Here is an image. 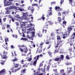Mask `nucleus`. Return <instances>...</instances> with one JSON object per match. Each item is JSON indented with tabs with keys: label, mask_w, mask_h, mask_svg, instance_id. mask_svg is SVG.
Wrapping results in <instances>:
<instances>
[{
	"label": "nucleus",
	"mask_w": 75,
	"mask_h": 75,
	"mask_svg": "<svg viewBox=\"0 0 75 75\" xmlns=\"http://www.w3.org/2000/svg\"><path fill=\"white\" fill-rule=\"evenodd\" d=\"M43 57V55L42 54H40V55H38L37 56H36L34 57V59H35V60L34 61L33 63V65L34 66H35L36 65L37 61L38 60V58H39L40 57Z\"/></svg>",
	"instance_id": "f257e3e1"
},
{
	"label": "nucleus",
	"mask_w": 75,
	"mask_h": 75,
	"mask_svg": "<svg viewBox=\"0 0 75 75\" xmlns=\"http://www.w3.org/2000/svg\"><path fill=\"white\" fill-rule=\"evenodd\" d=\"M27 34H29L30 33H31L32 34V36L31 37H29V35H27V38H28L30 40H33L34 38H33L35 36V32H31L30 31H28L27 33Z\"/></svg>",
	"instance_id": "f03ea898"
},
{
	"label": "nucleus",
	"mask_w": 75,
	"mask_h": 75,
	"mask_svg": "<svg viewBox=\"0 0 75 75\" xmlns=\"http://www.w3.org/2000/svg\"><path fill=\"white\" fill-rule=\"evenodd\" d=\"M7 0H5L4 1V6L5 7H6V6H9V5H11L12 3H10V2H6V1ZM14 0H8V1H13Z\"/></svg>",
	"instance_id": "7ed1b4c3"
},
{
	"label": "nucleus",
	"mask_w": 75,
	"mask_h": 75,
	"mask_svg": "<svg viewBox=\"0 0 75 75\" xmlns=\"http://www.w3.org/2000/svg\"><path fill=\"white\" fill-rule=\"evenodd\" d=\"M17 9V7L14 6H10L6 8V10H11V9Z\"/></svg>",
	"instance_id": "20e7f679"
},
{
	"label": "nucleus",
	"mask_w": 75,
	"mask_h": 75,
	"mask_svg": "<svg viewBox=\"0 0 75 75\" xmlns=\"http://www.w3.org/2000/svg\"><path fill=\"white\" fill-rule=\"evenodd\" d=\"M67 29L68 30V31H66V33H67L68 35L69 34V33H71V32L72 31V30L73 29V28H71V27H68Z\"/></svg>",
	"instance_id": "39448f33"
},
{
	"label": "nucleus",
	"mask_w": 75,
	"mask_h": 75,
	"mask_svg": "<svg viewBox=\"0 0 75 75\" xmlns=\"http://www.w3.org/2000/svg\"><path fill=\"white\" fill-rule=\"evenodd\" d=\"M72 68L71 67H68L67 68V74H70L71 72H72Z\"/></svg>",
	"instance_id": "423d86ee"
},
{
	"label": "nucleus",
	"mask_w": 75,
	"mask_h": 75,
	"mask_svg": "<svg viewBox=\"0 0 75 75\" xmlns=\"http://www.w3.org/2000/svg\"><path fill=\"white\" fill-rule=\"evenodd\" d=\"M54 61H58V63H59L61 62V59L60 58L57 57L54 58Z\"/></svg>",
	"instance_id": "0eeeda50"
},
{
	"label": "nucleus",
	"mask_w": 75,
	"mask_h": 75,
	"mask_svg": "<svg viewBox=\"0 0 75 75\" xmlns=\"http://www.w3.org/2000/svg\"><path fill=\"white\" fill-rule=\"evenodd\" d=\"M40 72L37 71V73H35L34 74V75H45V73H41L40 74Z\"/></svg>",
	"instance_id": "6e6552de"
},
{
	"label": "nucleus",
	"mask_w": 75,
	"mask_h": 75,
	"mask_svg": "<svg viewBox=\"0 0 75 75\" xmlns=\"http://www.w3.org/2000/svg\"><path fill=\"white\" fill-rule=\"evenodd\" d=\"M49 24L50 23L49 22H47L45 25V27L46 28H48V26Z\"/></svg>",
	"instance_id": "1a4fd4ad"
},
{
	"label": "nucleus",
	"mask_w": 75,
	"mask_h": 75,
	"mask_svg": "<svg viewBox=\"0 0 75 75\" xmlns=\"http://www.w3.org/2000/svg\"><path fill=\"white\" fill-rule=\"evenodd\" d=\"M5 72H6L5 69H3L0 71V75H3V73Z\"/></svg>",
	"instance_id": "9d476101"
},
{
	"label": "nucleus",
	"mask_w": 75,
	"mask_h": 75,
	"mask_svg": "<svg viewBox=\"0 0 75 75\" xmlns=\"http://www.w3.org/2000/svg\"><path fill=\"white\" fill-rule=\"evenodd\" d=\"M16 10H20L21 11H24V9L22 8V9L21 8H20L19 7H17V8L16 9Z\"/></svg>",
	"instance_id": "9b49d317"
},
{
	"label": "nucleus",
	"mask_w": 75,
	"mask_h": 75,
	"mask_svg": "<svg viewBox=\"0 0 75 75\" xmlns=\"http://www.w3.org/2000/svg\"><path fill=\"white\" fill-rule=\"evenodd\" d=\"M65 36H69V35H68V33H66V34L63 35L62 38H63V39H65Z\"/></svg>",
	"instance_id": "f8f14e48"
},
{
	"label": "nucleus",
	"mask_w": 75,
	"mask_h": 75,
	"mask_svg": "<svg viewBox=\"0 0 75 75\" xmlns=\"http://www.w3.org/2000/svg\"><path fill=\"white\" fill-rule=\"evenodd\" d=\"M75 37V32L74 33L73 35H71V38H70V40H72L74 39V37Z\"/></svg>",
	"instance_id": "ddd939ff"
},
{
	"label": "nucleus",
	"mask_w": 75,
	"mask_h": 75,
	"mask_svg": "<svg viewBox=\"0 0 75 75\" xmlns=\"http://www.w3.org/2000/svg\"><path fill=\"white\" fill-rule=\"evenodd\" d=\"M55 9L56 10H57V11H59V10L60 9V7L59 6H55Z\"/></svg>",
	"instance_id": "4468645a"
},
{
	"label": "nucleus",
	"mask_w": 75,
	"mask_h": 75,
	"mask_svg": "<svg viewBox=\"0 0 75 75\" xmlns=\"http://www.w3.org/2000/svg\"><path fill=\"white\" fill-rule=\"evenodd\" d=\"M22 24H21V28H23V25H24V26H25V22H22Z\"/></svg>",
	"instance_id": "2eb2a0df"
},
{
	"label": "nucleus",
	"mask_w": 75,
	"mask_h": 75,
	"mask_svg": "<svg viewBox=\"0 0 75 75\" xmlns=\"http://www.w3.org/2000/svg\"><path fill=\"white\" fill-rule=\"evenodd\" d=\"M27 13H23V18H25V17H26L28 16Z\"/></svg>",
	"instance_id": "dca6fc26"
},
{
	"label": "nucleus",
	"mask_w": 75,
	"mask_h": 75,
	"mask_svg": "<svg viewBox=\"0 0 75 75\" xmlns=\"http://www.w3.org/2000/svg\"><path fill=\"white\" fill-rule=\"evenodd\" d=\"M25 48L24 49V50H25L24 52L25 53H27V51H28V49H27V47H25Z\"/></svg>",
	"instance_id": "f3484780"
},
{
	"label": "nucleus",
	"mask_w": 75,
	"mask_h": 75,
	"mask_svg": "<svg viewBox=\"0 0 75 75\" xmlns=\"http://www.w3.org/2000/svg\"><path fill=\"white\" fill-rule=\"evenodd\" d=\"M72 0H69V3L70 4H71L72 6H74V4L72 3Z\"/></svg>",
	"instance_id": "a211bd4d"
},
{
	"label": "nucleus",
	"mask_w": 75,
	"mask_h": 75,
	"mask_svg": "<svg viewBox=\"0 0 75 75\" xmlns=\"http://www.w3.org/2000/svg\"><path fill=\"white\" fill-rule=\"evenodd\" d=\"M10 13V11L8 10H6V14H9Z\"/></svg>",
	"instance_id": "6ab92c4d"
},
{
	"label": "nucleus",
	"mask_w": 75,
	"mask_h": 75,
	"mask_svg": "<svg viewBox=\"0 0 75 75\" xmlns=\"http://www.w3.org/2000/svg\"><path fill=\"white\" fill-rule=\"evenodd\" d=\"M16 17L17 18H19V19H21V18H23V17H20V16L18 15H17L16 16Z\"/></svg>",
	"instance_id": "aec40b11"
},
{
	"label": "nucleus",
	"mask_w": 75,
	"mask_h": 75,
	"mask_svg": "<svg viewBox=\"0 0 75 75\" xmlns=\"http://www.w3.org/2000/svg\"><path fill=\"white\" fill-rule=\"evenodd\" d=\"M60 73L61 74H63V73H64V69L60 70Z\"/></svg>",
	"instance_id": "412c9836"
},
{
	"label": "nucleus",
	"mask_w": 75,
	"mask_h": 75,
	"mask_svg": "<svg viewBox=\"0 0 75 75\" xmlns=\"http://www.w3.org/2000/svg\"><path fill=\"white\" fill-rule=\"evenodd\" d=\"M21 68V67H19L18 68V69H16L15 70V72H17V71H19L20 69Z\"/></svg>",
	"instance_id": "4be33fe9"
},
{
	"label": "nucleus",
	"mask_w": 75,
	"mask_h": 75,
	"mask_svg": "<svg viewBox=\"0 0 75 75\" xmlns=\"http://www.w3.org/2000/svg\"><path fill=\"white\" fill-rule=\"evenodd\" d=\"M38 35L39 37H42V34H41V33H39L38 34Z\"/></svg>",
	"instance_id": "5701e85b"
},
{
	"label": "nucleus",
	"mask_w": 75,
	"mask_h": 75,
	"mask_svg": "<svg viewBox=\"0 0 75 75\" xmlns=\"http://www.w3.org/2000/svg\"><path fill=\"white\" fill-rule=\"evenodd\" d=\"M32 6H36L38 7V5L37 4H32Z\"/></svg>",
	"instance_id": "b1692460"
},
{
	"label": "nucleus",
	"mask_w": 75,
	"mask_h": 75,
	"mask_svg": "<svg viewBox=\"0 0 75 75\" xmlns=\"http://www.w3.org/2000/svg\"><path fill=\"white\" fill-rule=\"evenodd\" d=\"M51 37H54L55 34L53 32H52L50 34Z\"/></svg>",
	"instance_id": "393cba45"
},
{
	"label": "nucleus",
	"mask_w": 75,
	"mask_h": 75,
	"mask_svg": "<svg viewBox=\"0 0 75 75\" xmlns=\"http://www.w3.org/2000/svg\"><path fill=\"white\" fill-rule=\"evenodd\" d=\"M28 40V39L26 38H21V40H25V41H27Z\"/></svg>",
	"instance_id": "a878e982"
},
{
	"label": "nucleus",
	"mask_w": 75,
	"mask_h": 75,
	"mask_svg": "<svg viewBox=\"0 0 75 75\" xmlns=\"http://www.w3.org/2000/svg\"><path fill=\"white\" fill-rule=\"evenodd\" d=\"M6 58H7L6 55H3V56H2V59H6Z\"/></svg>",
	"instance_id": "bb28decb"
},
{
	"label": "nucleus",
	"mask_w": 75,
	"mask_h": 75,
	"mask_svg": "<svg viewBox=\"0 0 75 75\" xmlns=\"http://www.w3.org/2000/svg\"><path fill=\"white\" fill-rule=\"evenodd\" d=\"M32 8L33 9H31L30 10L32 13H33V12H34V7H32Z\"/></svg>",
	"instance_id": "cd10ccee"
},
{
	"label": "nucleus",
	"mask_w": 75,
	"mask_h": 75,
	"mask_svg": "<svg viewBox=\"0 0 75 75\" xmlns=\"http://www.w3.org/2000/svg\"><path fill=\"white\" fill-rule=\"evenodd\" d=\"M66 64V65H71L72 64V63H71V62H69L67 63Z\"/></svg>",
	"instance_id": "c85d7f7f"
},
{
	"label": "nucleus",
	"mask_w": 75,
	"mask_h": 75,
	"mask_svg": "<svg viewBox=\"0 0 75 75\" xmlns=\"http://www.w3.org/2000/svg\"><path fill=\"white\" fill-rule=\"evenodd\" d=\"M52 15V12H50L48 14V15H47V16L48 17H49V16H51Z\"/></svg>",
	"instance_id": "c756f323"
},
{
	"label": "nucleus",
	"mask_w": 75,
	"mask_h": 75,
	"mask_svg": "<svg viewBox=\"0 0 75 75\" xmlns=\"http://www.w3.org/2000/svg\"><path fill=\"white\" fill-rule=\"evenodd\" d=\"M25 70H26V69H23L22 71H21V73L22 74H24V73H25Z\"/></svg>",
	"instance_id": "7c9ffc66"
},
{
	"label": "nucleus",
	"mask_w": 75,
	"mask_h": 75,
	"mask_svg": "<svg viewBox=\"0 0 75 75\" xmlns=\"http://www.w3.org/2000/svg\"><path fill=\"white\" fill-rule=\"evenodd\" d=\"M12 36L13 37H14V38H17V37H18L17 35H14L13 34L12 35Z\"/></svg>",
	"instance_id": "2f4dec72"
},
{
	"label": "nucleus",
	"mask_w": 75,
	"mask_h": 75,
	"mask_svg": "<svg viewBox=\"0 0 75 75\" xmlns=\"http://www.w3.org/2000/svg\"><path fill=\"white\" fill-rule=\"evenodd\" d=\"M57 39L58 40H61V38H60V36H57Z\"/></svg>",
	"instance_id": "473e14b6"
},
{
	"label": "nucleus",
	"mask_w": 75,
	"mask_h": 75,
	"mask_svg": "<svg viewBox=\"0 0 75 75\" xmlns=\"http://www.w3.org/2000/svg\"><path fill=\"white\" fill-rule=\"evenodd\" d=\"M61 57L60 58V59H64V56L63 55H62L60 56Z\"/></svg>",
	"instance_id": "72a5a7b5"
},
{
	"label": "nucleus",
	"mask_w": 75,
	"mask_h": 75,
	"mask_svg": "<svg viewBox=\"0 0 75 75\" xmlns=\"http://www.w3.org/2000/svg\"><path fill=\"white\" fill-rule=\"evenodd\" d=\"M66 23H67V22H66V21H64L63 22V25H64L65 26L66 25Z\"/></svg>",
	"instance_id": "f704fd0d"
},
{
	"label": "nucleus",
	"mask_w": 75,
	"mask_h": 75,
	"mask_svg": "<svg viewBox=\"0 0 75 75\" xmlns=\"http://www.w3.org/2000/svg\"><path fill=\"white\" fill-rule=\"evenodd\" d=\"M58 20H59V22H61V17H58Z\"/></svg>",
	"instance_id": "c9c22d12"
},
{
	"label": "nucleus",
	"mask_w": 75,
	"mask_h": 75,
	"mask_svg": "<svg viewBox=\"0 0 75 75\" xmlns=\"http://www.w3.org/2000/svg\"><path fill=\"white\" fill-rule=\"evenodd\" d=\"M17 59L16 58V57H15V58L13 60V62H15V61H16Z\"/></svg>",
	"instance_id": "e433bc0d"
},
{
	"label": "nucleus",
	"mask_w": 75,
	"mask_h": 75,
	"mask_svg": "<svg viewBox=\"0 0 75 75\" xmlns=\"http://www.w3.org/2000/svg\"><path fill=\"white\" fill-rule=\"evenodd\" d=\"M53 71L54 72H55V73H58V72L57 71V69H53Z\"/></svg>",
	"instance_id": "4c0bfd02"
},
{
	"label": "nucleus",
	"mask_w": 75,
	"mask_h": 75,
	"mask_svg": "<svg viewBox=\"0 0 75 75\" xmlns=\"http://www.w3.org/2000/svg\"><path fill=\"white\" fill-rule=\"evenodd\" d=\"M47 30H44V29H43L42 30V33H44V31L45 33H47Z\"/></svg>",
	"instance_id": "58836bf2"
},
{
	"label": "nucleus",
	"mask_w": 75,
	"mask_h": 75,
	"mask_svg": "<svg viewBox=\"0 0 75 75\" xmlns=\"http://www.w3.org/2000/svg\"><path fill=\"white\" fill-rule=\"evenodd\" d=\"M47 22H49V24H50V25H52L53 23H52L51 21H47Z\"/></svg>",
	"instance_id": "ea45409f"
},
{
	"label": "nucleus",
	"mask_w": 75,
	"mask_h": 75,
	"mask_svg": "<svg viewBox=\"0 0 75 75\" xmlns=\"http://www.w3.org/2000/svg\"><path fill=\"white\" fill-rule=\"evenodd\" d=\"M7 41H8V38L5 39V42H7Z\"/></svg>",
	"instance_id": "a19ab883"
},
{
	"label": "nucleus",
	"mask_w": 75,
	"mask_h": 75,
	"mask_svg": "<svg viewBox=\"0 0 75 75\" xmlns=\"http://www.w3.org/2000/svg\"><path fill=\"white\" fill-rule=\"evenodd\" d=\"M32 60V58H31V57H30V58H29L28 60V61H31Z\"/></svg>",
	"instance_id": "79ce46f5"
},
{
	"label": "nucleus",
	"mask_w": 75,
	"mask_h": 75,
	"mask_svg": "<svg viewBox=\"0 0 75 75\" xmlns=\"http://www.w3.org/2000/svg\"><path fill=\"white\" fill-rule=\"evenodd\" d=\"M66 58L67 59H69V57H68V55H67L66 56Z\"/></svg>",
	"instance_id": "37998d69"
},
{
	"label": "nucleus",
	"mask_w": 75,
	"mask_h": 75,
	"mask_svg": "<svg viewBox=\"0 0 75 75\" xmlns=\"http://www.w3.org/2000/svg\"><path fill=\"white\" fill-rule=\"evenodd\" d=\"M18 67V64H16L15 65V68H17V67Z\"/></svg>",
	"instance_id": "c03bdc74"
},
{
	"label": "nucleus",
	"mask_w": 75,
	"mask_h": 75,
	"mask_svg": "<svg viewBox=\"0 0 75 75\" xmlns=\"http://www.w3.org/2000/svg\"><path fill=\"white\" fill-rule=\"evenodd\" d=\"M61 0V2L60 3V4H62L63 3H64V0Z\"/></svg>",
	"instance_id": "a18cd8bd"
},
{
	"label": "nucleus",
	"mask_w": 75,
	"mask_h": 75,
	"mask_svg": "<svg viewBox=\"0 0 75 75\" xmlns=\"http://www.w3.org/2000/svg\"><path fill=\"white\" fill-rule=\"evenodd\" d=\"M67 12L66 11V12H62V14H66V13H67Z\"/></svg>",
	"instance_id": "49530a36"
},
{
	"label": "nucleus",
	"mask_w": 75,
	"mask_h": 75,
	"mask_svg": "<svg viewBox=\"0 0 75 75\" xmlns=\"http://www.w3.org/2000/svg\"><path fill=\"white\" fill-rule=\"evenodd\" d=\"M28 10H31V6H29L28 7Z\"/></svg>",
	"instance_id": "de8ad7c7"
},
{
	"label": "nucleus",
	"mask_w": 75,
	"mask_h": 75,
	"mask_svg": "<svg viewBox=\"0 0 75 75\" xmlns=\"http://www.w3.org/2000/svg\"><path fill=\"white\" fill-rule=\"evenodd\" d=\"M51 4H52L51 5H52V4H55V2H53L51 3Z\"/></svg>",
	"instance_id": "09e8293b"
},
{
	"label": "nucleus",
	"mask_w": 75,
	"mask_h": 75,
	"mask_svg": "<svg viewBox=\"0 0 75 75\" xmlns=\"http://www.w3.org/2000/svg\"><path fill=\"white\" fill-rule=\"evenodd\" d=\"M58 45H59V44L58 43H57V45L56 46H55V48H56V49H57V47H58Z\"/></svg>",
	"instance_id": "8fccbe9b"
},
{
	"label": "nucleus",
	"mask_w": 75,
	"mask_h": 75,
	"mask_svg": "<svg viewBox=\"0 0 75 75\" xmlns=\"http://www.w3.org/2000/svg\"><path fill=\"white\" fill-rule=\"evenodd\" d=\"M24 62V60H22L21 62V64H24V63H23V62Z\"/></svg>",
	"instance_id": "3c124183"
},
{
	"label": "nucleus",
	"mask_w": 75,
	"mask_h": 75,
	"mask_svg": "<svg viewBox=\"0 0 75 75\" xmlns=\"http://www.w3.org/2000/svg\"><path fill=\"white\" fill-rule=\"evenodd\" d=\"M5 61H3V62H1V64L2 65H4V62H5Z\"/></svg>",
	"instance_id": "603ef678"
},
{
	"label": "nucleus",
	"mask_w": 75,
	"mask_h": 75,
	"mask_svg": "<svg viewBox=\"0 0 75 75\" xmlns=\"http://www.w3.org/2000/svg\"><path fill=\"white\" fill-rule=\"evenodd\" d=\"M48 54H49V55H51V54H52L51 53V52H50V51H48Z\"/></svg>",
	"instance_id": "864d4df0"
},
{
	"label": "nucleus",
	"mask_w": 75,
	"mask_h": 75,
	"mask_svg": "<svg viewBox=\"0 0 75 75\" xmlns=\"http://www.w3.org/2000/svg\"><path fill=\"white\" fill-rule=\"evenodd\" d=\"M3 54H7V52H6L5 51H4L3 52Z\"/></svg>",
	"instance_id": "5fc2aeb1"
},
{
	"label": "nucleus",
	"mask_w": 75,
	"mask_h": 75,
	"mask_svg": "<svg viewBox=\"0 0 75 75\" xmlns=\"http://www.w3.org/2000/svg\"><path fill=\"white\" fill-rule=\"evenodd\" d=\"M4 22H5L6 21V18H4L3 19Z\"/></svg>",
	"instance_id": "6e6d98bb"
},
{
	"label": "nucleus",
	"mask_w": 75,
	"mask_h": 75,
	"mask_svg": "<svg viewBox=\"0 0 75 75\" xmlns=\"http://www.w3.org/2000/svg\"><path fill=\"white\" fill-rule=\"evenodd\" d=\"M58 15L59 16H61V13L59 12L58 13Z\"/></svg>",
	"instance_id": "4d7b16f0"
},
{
	"label": "nucleus",
	"mask_w": 75,
	"mask_h": 75,
	"mask_svg": "<svg viewBox=\"0 0 75 75\" xmlns=\"http://www.w3.org/2000/svg\"><path fill=\"white\" fill-rule=\"evenodd\" d=\"M69 51H71H71H72V48H69Z\"/></svg>",
	"instance_id": "13d9d810"
},
{
	"label": "nucleus",
	"mask_w": 75,
	"mask_h": 75,
	"mask_svg": "<svg viewBox=\"0 0 75 75\" xmlns=\"http://www.w3.org/2000/svg\"><path fill=\"white\" fill-rule=\"evenodd\" d=\"M20 50L22 52H23V51H24L23 50V49L20 48Z\"/></svg>",
	"instance_id": "bf43d9fd"
},
{
	"label": "nucleus",
	"mask_w": 75,
	"mask_h": 75,
	"mask_svg": "<svg viewBox=\"0 0 75 75\" xmlns=\"http://www.w3.org/2000/svg\"><path fill=\"white\" fill-rule=\"evenodd\" d=\"M57 53V52H58V50H55V52H54V53L55 54V53Z\"/></svg>",
	"instance_id": "052dcab7"
},
{
	"label": "nucleus",
	"mask_w": 75,
	"mask_h": 75,
	"mask_svg": "<svg viewBox=\"0 0 75 75\" xmlns=\"http://www.w3.org/2000/svg\"><path fill=\"white\" fill-rule=\"evenodd\" d=\"M11 20L13 22H14V19L13 18H11Z\"/></svg>",
	"instance_id": "680f3d73"
},
{
	"label": "nucleus",
	"mask_w": 75,
	"mask_h": 75,
	"mask_svg": "<svg viewBox=\"0 0 75 75\" xmlns=\"http://www.w3.org/2000/svg\"><path fill=\"white\" fill-rule=\"evenodd\" d=\"M27 30H28L29 31H32V29L31 28H29V29H28Z\"/></svg>",
	"instance_id": "e2e57ef3"
},
{
	"label": "nucleus",
	"mask_w": 75,
	"mask_h": 75,
	"mask_svg": "<svg viewBox=\"0 0 75 75\" xmlns=\"http://www.w3.org/2000/svg\"><path fill=\"white\" fill-rule=\"evenodd\" d=\"M11 47L12 49H13V48H14V46L13 45H11Z\"/></svg>",
	"instance_id": "0e129e2a"
},
{
	"label": "nucleus",
	"mask_w": 75,
	"mask_h": 75,
	"mask_svg": "<svg viewBox=\"0 0 75 75\" xmlns=\"http://www.w3.org/2000/svg\"><path fill=\"white\" fill-rule=\"evenodd\" d=\"M42 20H44L45 19V17H44V16H42Z\"/></svg>",
	"instance_id": "69168bd1"
},
{
	"label": "nucleus",
	"mask_w": 75,
	"mask_h": 75,
	"mask_svg": "<svg viewBox=\"0 0 75 75\" xmlns=\"http://www.w3.org/2000/svg\"><path fill=\"white\" fill-rule=\"evenodd\" d=\"M70 27H71V28H73V27H74V25L72 26V25H70Z\"/></svg>",
	"instance_id": "338daca9"
},
{
	"label": "nucleus",
	"mask_w": 75,
	"mask_h": 75,
	"mask_svg": "<svg viewBox=\"0 0 75 75\" xmlns=\"http://www.w3.org/2000/svg\"><path fill=\"white\" fill-rule=\"evenodd\" d=\"M61 75H66V74L64 73L63 74H61Z\"/></svg>",
	"instance_id": "774afa93"
}]
</instances>
